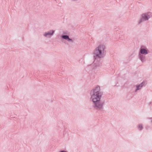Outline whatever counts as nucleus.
<instances>
[{"label":"nucleus","mask_w":152,"mask_h":152,"mask_svg":"<svg viewBox=\"0 0 152 152\" xmlns=\"http://www.w3.org/2000/svg\"><path fill=\"white\" fill-rule=\"evenodd\" d=\"M102 95L101 87L99 85L96 86L90 92V99L93 106L98 110H102L104 109V102L101 100Z\"/></svg>","instance_id":"f257e3e1"},{"label":"nucleus","mask_w":152,"mask_h":152,"mask_svg":"<svg viewBox=\"0 0 152 152\" xmlns=\"http://www.w3.org/2000/svg\"><path fill=\"white\" fill-rule=\"evenodd\" d=\"M105 46L102 44L98 45L94 49L93 53V62L95 64L96 60L104 57L106 53Z\"/></svg>","instance_id":"f03ea898"},{"label":"nucleus","mask_w":152,"mask_h":152,"mask_svg":"<svg viewBox=\"0 0 152 152\" xmlns=\"http://www.w3.org/2000/svg\"><path fill=\"white\" fill-rule=\"evenodd\" d=\"M141 18L138 20V23L140 24L144 21H148L152 17L151 12H148L142 14L141 15Z\"/></svg>","instance_id":"7ed1b4c3"},{"label":"nucleus","mask_w":152,"mask_h":152,"mask_svg":"<svg viewBox=\"0 0 152 152\" xmlns=\"http://www.w3.org/2000/svg\"><path fill=\"white\" fill-rule=\"evenodd\" d=\"M149 51L148 49L144 46H141L140 49V53L144 55H148L149 53Z\"/></svg>","instance_id":"20e7f679"},{"label":"nucleus","mask_w":152,"mask_h":152,"mask_svg":"<svg viewBox=\"0 0 152 152\" xmlns=\"http://www.w3.org/2000/svg\"><path fill=\"white\" fill-rule=\"evenodd\" d=\"M146 85V82L145 81H143L141 83L136 85L135 88V92H137Z\"/></svg>","instance_id":"39448f33"},{"label":"nucleus","mask_w":152,"mask_h":152,"mask_svg":"<svg viewBox=\"0 0 152 152\" xmlns=\"http://www.w3.org/2000/svg\"><path fill=\"white\" fill-rule=\"evenodd\" d=\"M55 33V31L53 30H50L49 31L45 32L44 33L43 36L44 37H51Z\"/></svg>","instance_id":"423d86ee"},{"label":"nucleus","mask_w":152,"mask_h":152,"mask_svg":"<svg viewBox=\"0 0 152 152\" xmlns=\"http://www.w3.org/2000/svg\"><path fill=\"white\" fill-rule=\"evenodd\" d=\"M61 38L69 42H72V39L69 37L68 35L63 34L60 36Z\"/></svg>","instance_id":"0eeeda50"},{"label":"nucleus","mask_w":152,"mask_h":152,"mask_svg":"<svg viewBox=\"0 0 152 152\" xmlns=\"http://www.w3.org/2000/svg\"><path fill=\"white\" fill-rule=\"evenodd\" d=\"M143 55L140 53L138 55V58L142 62H144L145 61V57Z\"/></svg>","instance_id":"6e6552de"},{"label":"nucleus","mask_w":152,"mask_h":152,"mask_svg":"<svg viewBox=\"0 0 152 152\" xmlns=\"http://www.w3.org/2000/svg\"><path fill=\"white\" fill-rule=\"evenodd\" d=\"M137 128L139 130H142L143 128V126L142 125V124H140L138 125L137 126Z\"/></svg>","instance_id":"1a4fd4ad"},{"label":"nucleus","mask_w":152,"mask_h":152,"mask_svg":"<svg viewBox=\"0 0 152 152\" xmlns=\"http://www.w3.org/2000/svg\"><path fill=\"white\" fill-rule=\"evenodd\" d=\"M59 152H68L67 151L64 150H62L60 151Z\"/></svg>","instance_id":"9d476101"},{"label":"nucleus","mask_w":152,"mask_h":152,"mask_svg":"<svg viewBox=\"0 0 152 152\" xmlns=\"http://www.w3.org/2000/svg\"><path fill=\"white\" fill-rule=\"evenodd\" d=\"M71 0L72 1H77L78 0Z\"/></svg>","instance_id":"9b49d317"},{"label":"nucleus","mask_w":152,"mask_h":152,"mask_svg":"<svg viewBox=\"0 0 152 152\" xmlns=\"http://www.w3.org/2000/svg\"><path fill=\"white\" fill-rule=\"evenodd\" d=\"M151 122L152 123V121H151Z\"/></svg>","instance_id":"f8f14e48"}]
</instances>
